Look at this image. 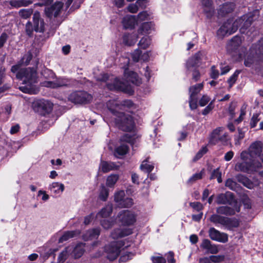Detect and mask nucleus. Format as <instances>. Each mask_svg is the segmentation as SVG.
I'll use <instances>...</instances> for the list:
<instances>
[{
    "label": "nucleus",
    "instance_id": "63",
    "mask_svg": "<svg viewBox=\"0 0 263 263\" xmlns=\"http://www.w3.org/2000/svg\"><path fill=\"white\" fill-rule=\"evenodd\" d=\"M166 259L168 263H175L176 259L174 258L175 254L173 251H169L165 254Z\"/></svg>",
    "mask_w": 263,
    "mask_h": 263
},
{
    "label": "nucleus",
    "instance_id": "50",
    "mask_svg": "<svg viewBox=\"0 0 263 263\" xmlns=\"http://www.w3.org/2000/svg\"><path fill=\"white\" fill-rule=\"evenodd\" d=\"M125 195L124 191L123 190H120L115 193L114 201L118 205L125 198Z\"/></svg>",
    "mask_w": 263,
    "mask_h": 263
},
{
    "label": "nucleus",
    "instance_id": "23",
    "mask_svg": "<svg viewBox=\"0 0 263 263\" xmlns=\"http://www.w3.org/2000/svg\"><path fill=\"white\" fill-rule=\"evenodd\" d=\"M136 22V18L133 15H127L122 20V23L125 29L134 28Z\"/></svg>",
    "mask_w": 263,
    "mask_h": 263
},
{
    "label": "nucleus",
    "instance_id": "26",
    "mask_svg": "<svg viewBox=\"0 0 263 263\" xmlns=\"http://www.w3.org/2000/svg\"><path fill=\"white\" fill-rule=\"evenodd\" d=\"M100 235V228H93L87 231L85 235L84 236V240L85 241L89 240H92L93 239H97Z\"/></svg>",
    "mask_w": 263,
    "mask_h": 263
},
{
    "label": "nucleus",
    "instance_id": "17",
    "mask_svg": "<svg viewBox=\"0 0 263 263\" xmlns=\"http://www.w3.org/2000/svg\"><path fill=\"white\" fill-rule=\"evenodd\" d=\"M201 53L198 51L188 59L186 64L188 70H191L192 68H198L199 64L201 60Z\"/></svg>",
    "mask_w": 263,
    "mask_h": 263
},
{
    "label": "nucleus",
    "instance_id": "49",
    "mask_svg": "<svg viewBox=\"0 0 263 263\" xmlns=\"http://www.w3.org/2000/svg\"><path fill=\"white\" fill-rule=\"evenodd\" d=\"M123 43L124 45L131 46L135 44V42L132 39V36L129 33H125L123 35Z\"/></svg>",
    "mask_w": 263,
    "mask_h": 263
},
{
    "label": "nucleus",
    "instance_id": "20",
    "mask_svg": "<svg viewBox=\"0 0 263 263\" xmlns=\"http://www.w3.org/2000/svg\"><path fill=\"white\" fill-rule=\"evenodd\" d=\"M200 248L203 250H206V252L211 254H217L218 252V248L215 244H212L211 241L208 239H203Z\"/></svg>",
    "mask_w": 263,
    "mask_h": 263
},
{
    "label": "nucleus",
    "instance_id": "58",
    "mask_svg": "<svg viewBox=\"0 0 263 263\" xmlns=\"http://www.w3.org/2000/svg\"><path fill=\"white\" fill-rule=\"evenodd\" d=\"M203 12L208 19H211L214 15V8L212 7L203 8Z\"/></svg>",
    "mask_w": 263,
    "mask_h": 263
},
{
    "label": "nucleus",
    "instance_id": "11",
    "mask_svg": "<svg viewBox=\"0 0 263 263\" xmlns=\"http://www.w3.org/2000/svg\"><path fill=\"white\" fill-rule=\"evenodd\" d=\"M34 109L43 116L49 114L52 110L53 104L45 100H40L34 104Z\"/></svg>",
    "mask_w": 263,
    "mask_h": 263
},
{
    "label": "nucleus",
    "instance_id": "9",
    "mask_svg": "<svg viewBox=\"0 0 263 263\" xmlns=\"http://www.w3.org/2000/svg\"><path fill=\"white\" fill-rule=\"evenodd\" d=\"M118 221L123 226H133L136 222V215L133 211L124 210L118 214Z\"/></svg>",
    "mask_w": 263,
    "mask_h": 263
},
{
    "label": "nucleus",
    "instance_id": "1",
    "mask_svg": "<svg viewBox=\"0 0 263 263\" xmlns=\"http://www.w3.org/2000/svg\"><path fill=\"white\" fill-rule=\"evenodd\" d=\"M263 144L260 141H256L251 144L248 151L240 153L241 162H237L235 166L236 171L250 174L257 171L262 167L261 163L256 159L262 154Z\"/></svg>",
    "mask_w": 263,
    "mask_h": 263
},
{
    "label": "nucleus",
    "instance_id": "32",
    "mask_svg": "<svg viewBox=\"0 0 263 263\" xmlns=\"http://www.w3.org/2000/svg\"><path fill=\"white\" fill-rule=\"evenodd\" d=\"M112 212V206L111 205L108 204L103 208L101 211L97 214L98 216L102 218H106L109 217Z\"/></svg>",
    "mask_w": 263,
    "mask_h": 263
},
{
    "label": "nucleus",
    "instance_id": "7",
    "mask_svg": "<svg viewBox=\"0 0 263 263\" xmlns=\"http://www.w3.org/2000/svg\"><path fill=\"white\" fill-rule=\"evenodd\" d=\"M106 87L111 91L122 92L129 96H133L135 92L130 85L123 82L118 78H116L112 83H106Z\"/></svg>",
    "mask_w": 263,
    "mask_h": 263
},
{
    "label": "nucleus",
    "instance_id": "64",
    "mask_svg": "<svg viewBox=\"0 0 263 263\" xmlns=\"http://www.w3.org/2000/svg\"><path fill=\"white\" fill-rule=\"evenodd\" d=\"M151 260L153 263H166V259L162 256H152Z\"/></svg>",
    "mask_w": 263,
    "mask_h": 263
},
{
    "label": "nucleus",
    "instance_id": "30",
    "mask_svg": "<svg viewBox=\"0 0 263 263\" xmlns=\"http://www.w3.org/2000/svg\"><path fill=\"white\" fill-rule=\"evenodd\" d=\"M227 21H230L231 22L230 31V34H232L235 33L238 29L241 28L243 19L242 18H238L234 22H232L233 21L231 19H229Z\"/></svg>",
    "mask_w": 263,
    "mask_h": 263
},
{
    "label": "nucleus",
    "instance_id": "47",
    "mask_svg": "<svg viewBox=\"0 0 263 263\" xmlns=\"http://www.w3.org/2000/svg\"><path fill=\"white\" fill-rule=\"evenodd\" d=\"M100 168L103 173H108L113 169L112 166L105 161H101Z\"/></svg>",
    "mask_w": 263,
    "mask_h": 263
},
{
    "label": "nucleus",
    "instance_id": "24",
    "mask_svg": "<svg viewBox=\"0 0 263 263\" xmlns=\"http://www.w3.org/2000/svg\"><path fill=\"white\" fill-rule=\"evenodd\" d=\"M241 44V40L240 36L235 35L230 41L228 47L230 50L232 51H236Z\"/></svg>",
    "mask_w": 263,
    "mask_h": 263
},
{
    "label": "nucleus",
    "instance_id": "56",
    "mask_svg": "<svg viewBox=\"0 0 263 263\" xmlns=\"http://www.w3.org/2000/svg\"><path fill=\"white\" fill-rule=\"evenodd\" d=\"M202 175L203 174L202 172L193 174L187 180V183L193 184L196 181L201 179L202 178Z\"/></svg>",
    "mask_w": 263,
    "mask_h": 263
},
{
    "label": "nucleus",
    "instance_id": "12",
    "mask_svg": "<svg viewBox=\"0 0 263 263\" xmlns=\"http://www.w3.org/2000/svg\"><path fill=\"white\" fill-rule=\"evenodd\" d=\"M50 87L53 88H58L62 87H71L78 83L76 80L68 79L65 78L57 79L54 82H49Z\"/></svg>",
    "mask_w": 263,
    "mask_h": 263
},
{
    "label": "nucleus",
    "instance_id": "44",
    "mask_svg": "<svg viewBox=\"0 0 263 263\" xmlns=\"http://www.w3.org/2000/svg\"><path fill=\"white\" fill-rule=\"evenodd\" d=\"M134 204V201L132 198H124L118 205L120 208H129Z\"/></svg>",
    "mask_w": 263,
    "mask_h": 263
},
{
    "label": "nucleus",
    "instance_id": "48",
    "mask_svg": "<svg viewBox=\"0 0 263 263\" xmlns=\"http://www.w3.org/2000/svg\"><path fill=\"white\" fill-rule=\"evenodd\" d=\"M151 44V40L148 36L143 37L138 43L139 46L144 49H146Z\"/></svg>",
    "mask_w": 263,
    "mask_h": 263
},
{
    "label": "nucleus",
    "instance_id": "16",
    "mask_svg": "<svg viewBox=\"0 0 263 263\" xmlns=\"http://www.w3.org/2000/svg\"><path fill=\"white\" fill-rule=\"evenodd\" d=\"M133 232V229L130 228H116L111 232L110 236L114 239H118L129 236Z\"/></svg>",
    "mask_w": 263,
    "mask_h": 263
},
{
    "label": "nucleus",
    "instance_id": "36",
    "mask_svg": "<svg viewBox=\"0 0 263 263\" xmlns=\"http://www.w3.org/2000/svg\"><path fill=\"white\" fill-rule=\"evenodd\" d=\"M220 214H212L210 217L211 222L217 224H220L223 226L226 217L220 215Z\"/></svg>",
    "mask_w": 263,
    "mask_h": 263
},
{
    "label": "nucleus",
    "instance_id": "35",
    "mask_svg": "<svg viewBox=\"0 0 263 263\" xmlns=\"http://www.w3.org/2000/svg\"><path fill=\"white\" fill-rule=\"evenodd\" d=\"M119 175L117 174H111L108 176L106 178V186L110 188L114 187L119 180Z\"/></svg>",
    "mask_w": 263,
    "mask_h": 263
},
{
    "label": "nucleus",
    "instance_id": "45",
    "mask_svg": "<svg viewBox=\"0 0 263 263\" xmlns=\"http://www.w3.org/2000/svg\"><path fill=\"white\" fill-rule=\"evenodd\" d=\"M208 152V148L206 146H204L201 147L200 149L197 153L195 157L193 158L192 161L196 162L199 159H200L204 155L207 153Z\"/></svg>",
    "mask_w": 263,
    "mask_h": 263
},
{
    "label": "nucleus",
    "instance_id": "43",
    "mask_svg": "<svg viewBox=\"0 0 263 263\" xmlns=\"http://www.w3.org/2000/svg\"><path fill=\"white\" fill-rule=\"evenodd\" d=\"M84 251L85 250L81 244H77L72 252L74 258L75 259L80 258L83 255Z\"/></svg>",
    "mask_w": 263,
    "mask_h": 263
},
{
    "label": "nucleus",
    "instance_id": "40",
    "mask_svg": "<svg viewBox=\"0 0 263 263\" xmlns=\"http://www.w3.org/2000/svg\"><path fill=\"white\" fill-rule=\"evenodd\" d=\"M120 140L121 142L127 143L131 145H133L136 142L135 135H130L128 134H124L121 137Z\"/></svg>",
    "mask_w": 263,
    "mask_h": 263
},
{
    "label": "nucleus",
    "instance_id": "46",
    "mask_svg": "<svg viewBox=\"0 0 263 263\" xmlns=\"http://www.w3.org/2000/svg\"><path fill=\"white\" fill-rule=\"evenodd\" d=\"M230 140V139L228 138V133H225L223 135L220 136L219 138H218V143L220 142L221 145L223 146H226L230 145L231 147L232 144Z\"/></svg>",
    "mask_w": 263,
    "mask_h": 263
},
{
    "label": "nucleus",
    "instance_id": "37",
    "mask_svg": "<svg viewBox=\"0 0 263 263\" xmlns=\"http://www.w3.org/2000/svg\"><path fill=\"white\" fill-rule=\"evenodd\" d=\"M118 104L119 105V108H117V110L121 109V106L128 109H135L137 107L136 104L132 100L129 99H125L122 101L120 104Z\"/></svg>",
    "mask_w": 263,
    "mask_h": 263
},
{
    "label": "nucleus",
    "instance_id": "5",
    "mask_svg": "<svg viewBox=\"0 0 263 263\" xmlns=\"http://www.w3.org/2000/svg\"><path fill=\"white\" fill-rule=\"evenodd\" d=\"M46 23L39 11L33 14L32 21H28L25 27L26 34L31 38L33 36V32L44 33L45 31Z\"/></svg>",
    "mask_w": 263,
    "mask_h": 263
},
{
    "label": "nucleus",
    "instance_id": "51",
    "mask_svg": "<svg viewBox=\"0 0 263 263\" xmlns=\"http://www.w3.org/2000/svg\"><path fill=\"white\" fill-rule=\"evenodd\" d=\"M259 113L253 114L250 122V126L251 128L255 127L257 123L261 120V118H259Z\"/></svg>",
    "mask_w": 263,
    "mask_h": 263
},
{
    "label": "nucleus",
    "instance_id": "10",
    "mask_svg": "<svg viewBox=\"0 0 263 263\" xmlns=\"http://www.w3.org/2000/svg\"><path fill=\"white\" fill-rule=\"evenodd\" d=\"M228 205L220 206L216 209V212L218 214L224 215L227 216H232L235 215L236 212L239 213L241 210V204L237 200L235 201L233 204Z\"/></svg>",
    "mask_w": 263,
    "mask_h": 263
},
{
    "label": "nucleus",
    "instance_id": "62",
    "mask_svg": "<svg viewBox=\"0 0 263 263\" xmlns=\"http://www.w3.org/2000/svg\"><path fill=\"white\" fill-rule=\"evenodd\" d=\"M192 79L195 82H197L199 80L201 74L199 71V70L198 69V68H195L192 71Z\"/></svg>",
    "mask_w": 263,
    "mask_h": 263
},
{
    "label": "nucleus",
    "instance_id": "39",
    "mask_svg": "<svg viewBox=\"0 0 263 263\" xmlns=\"http://www.w3.org/2000/svg\"><path fill=\"white\" fill-rule=\"evenodd\" d=\"M109 196V190L103 184H101L99 193V199L103 201H106Z\"/></svg>",
    "mask_w": 263,
    "mask_h": 263
},
{
    "label": "nucleus",
    "instance_id": "33",
    "mask_svg": "<svg viewBox=\"0 0 263 263\" xmlns=\"http://www.w3.org/2000/svg\"><path fill=\"white\" fill-rule=\"evenodd\" d=\"M149 158H147L142 162L140 165V168L143 172L149 174L154 168V165L153 164H147L148 162Z\"/></svg>",
    "mask_w": 263,
    "mask_h": 263
},
{
    "label": "nucleus",
    "instance_id": "4",
    "mask_svg": "<svg viewBox=\"0 0 263 263\" xmlns=\"http://www.w3.org/2000/svg\"><path fill=\"white\" fill-rule=\"evenodd\" d=\"M17 79L22 80L24 86H20V90L24 93L35 95L39 92L37 83L36 70L34 68L28 67L21 69L16 74Z\"/></svg>",
    "mask_w": 263,
    "mask_h": 263
},
{
    "label": "nucleus",
    "instance_id": "18",
    "mask_svg": "<svg viewBox=\"0 0 263 263\" xmlns=\"http://www.w3.org/2000/svg\"><path fill=\"white\" fill-rule=\"evenodd\" d=\"M235 8V5L233 3L226 2L220 5L218 10V14L221 17H224L232 13Z\"/></svg>",
    "mask_w": 263,
    "mask_h": 263
},
{
    "label": "nucleus",
    "instance_id": "60",
    "mask_svg": "<svg viewBox=\"0 0 263 263\" xmlns=\"http://www.w3.org/2000/svg\"><path fill=\"white\" fill-rule=\"evenodd\" d=\"M219 76V70L216 69V66L213 65L211 67L210 77L214 80L217 79Z\"/></svg>",
    "mask_w": 263,
    "mask_h": 263
},
{
    "label": "nucleus",
    "instance_id": "3",
    "mask_svg": "<svg viewBox=\"0 0 263 263\" xmlns=\"http://www.w3.org/2000/svg\"><path fill=\"white\" fill-rule=\"evenodd\" d=\"M244 65L255 70L263 68V37L257 43L253 44L244 57Z\"/></svg>",
    "mask_w": 263,
    "mask_h": 263
},
{
    "label": "nucleus",
    "instance_id": "41",
    "mask_svg": "<svg viewBox=\"0 0 263 263\" xmlns=\"http://www.w3.org/2000/svg\"><path fill=\"white\" fill-rule=\"evenodd\" d=\"M241 72V70L237 69L235 71L234 73L228 79L227 82L229 84V89L231 88L234 84L236 83L238 76Z\"/></svg>",
    "mask_w": 263,
    "mask_h": 263
},
{
    "label": "nucleus",
    "instance_id": "34",
    "mask_svg": "<svg viewBox=\"0 0 263 263\" xmlns=\"http://www.w3.org/2000/svg\"><path fill=\"white\" fill-rule=\"evenodd\" d=\"M77 234V231H67L64 233V234L59 239V243H63L69 239L70 238H73Z\"/></svg>",
    "mask_w": 263,
    "mask_h": 263
},
{
    "label": "nucleus",
    "instance_id": "8",
    "mask_svg": "<svg viewBox=\"0 0 263 263\" xmlns=\"http://www.w3.org/2000/svg\"><path fill=\"white\" fill-rule=\"evenodd\" d=\"M125 242L123 240H118L111 242L105 248L107 254V258L111 261L116 259L119 256L121 248L124 246Z\"/></svg>",
    "mask_w": 263,
    "mask_h": 263
},
{
    "label": "nucleus",
    "instance_id": "14",
    "mask_svg": "<svg viewBox=\"0 0 263 263\" xmlns=\"http://www.w3.org/2000/svg\"><path fill=\"white\" fill-rule=\"evenodd\" d=\"M209 236L212 240L218 242L226 243L228 241V235L227 234L221 233L213 227L210 228Z\"/></svg>",
    "mask_w": 263,
    "mask_h": 263
},
{
    "label": "nucleus",
    "instance_id": "19",
    "mask_svg": "<svg viewBox=\"0 0 263 263\" xmlns=\"http://www.w3.org/2000/svg\"><path fill=\"white\" fill-rule=\"evenodd\" d=\"M124 76L127 81L136 85L139 86L141 84L138 74L136 72L129 70L128 68L125 69Z\"/></svg>",
    "mask_w": 263,
    "mask_h": 263
},
{
    "label": "nucleus",
    "instance_id": "31",
    "mask_svg": "<svg viewBox=\"0 0 263 263\" xmlns=\"http://www.w3.org/2000/svg\"><path fill=\"white\" fill-rule=\"evenodd\" d=\"M49 188L52 193H53L55 194H58L63 192L65 186L63 183L55 182H53L50 185Z\"/></svg>",
    "mask_w": 263,
    "mask_h": 263
},
{
    "label": "nucleus",
    "instance_id": "22",
    "mask_svg": "<svg viewBox=\"0 0 263 263\" xmlns=\"http://www.w3.org/2000/svg\"><path fill=\"white\" fill-rule=\"evenodd\" d=\"M222 127H218L213 130L209 136V143L212 145H215L218 143L220 132L222 130Z\"/></svg>",
    "mask_w": 263,
    "mask_h": 263
},
{
    "label": "nucleus",
    "instance_id": "38",
    "mask_svg": "<svg viewBox=\"0 0 263 263\" xmlns=\"http://www.w3.org/2000/svg\"><path fill=\"white\" fill-rule=\"evenodd\" d=\"M203 87L202 83L197 84L195 85L192 86L189 88L190 92V96L191 97H196V96L201 90Z\"/></svg>",
    "mask_w": 263,
    "mask_h": 263
},
{
    "label": "nucleus",
    "instance_id": "54",
    "mask_svg": "<svg viewBox=\"0 0 263 263\" xmlns=\"http://www.w3.org/2000/svg\"><path fill=\"white\" fill-rule=\"evenodd\" d=\"M128 149V146L121 145L116 148L115 152L120 156H124L127 154Z\"/></svg>",
    "mask_w": 263,
    "mask_h": 263
},
{
    "label": "nucleus",
    "instance_id": "6",
    "mask_svg": "<svg viewBox=\"0 0 263 263\" xmlns=\"http://www.w3.org/2000/svg\"><path fill=\"white\" fill-rule=\"evenodd\" d=\"M68 99L74 104L85 105L91 103L93 96L84 90H74L69 94Z\"/></svg>",
    "mask_w": 263,
    "mask_h": 263
},
{
    "label": "nucleus",
    "instance_id": "21",
    "mask_svg": "<svg viewBox=\"0 0 263 263\" xmlns=\"http://www.w3.org/2000/svg\"><path fill=\"white\" fill-rule=\"evenodd\" d=\"M230 26L231 22L230 21L224 22L217 31L216 35L218 38L222 39L226 35H230Z\"/></svg>",
    "mask_w": 263,
    "mask_h": 263
},
{
    "label": "nucleus",
    "instance_id": "29",
    "mask_svg": "<svg viewBox=\"0 0 263 263\" xmlns=\"http://www.w3.org/2000/svg\"><path fill=\"white\" fill-rule=\"evenodd\" d=\"M154 26L155 24L153 22H144L141 25L138 32L141 34H149Z\"/></svg>",
    "mask_w": 263,
    "mask_h": 263
},
{
    "label": "nucleus",
    "instance_id": "28",
    "mask_svg": "<svg viewBox=\"0 0 263 263\" xmlns=\"http://www.w3.org/2000/svg\"><path fill=\"white\" fill-rule=\"evenodd\" d=\"M240 18H242L243 19V22H242L241 28H240V31L241 33H245V31L251 26L253 22V16L250 15L248 16L247 15H243Z\"/></svg>",
    "mask_w": 263,
    "mask_h": 263
},
{
    "label": "nucleus",
    "instance_id": "52",
    "mask_svg": "<svg viewBox=\"0 0 263 263\" xmlns=\"http://www.w3.org/2000/svg\"><path fill=\"white\" fill-rule=\"evenodd\" d=\"M114 221L110 219H103L100 221V224L106 230H108L114 225Z\"/></svg>",
    "mask_w": 263,
    "mask_h": 263
},
{
    "label": "nucleus",
    "instance_id": "13",
    "mask_svg": "<svg viewBox=\"0 0 263 263\" xmlns=\"http://www.w3.org/2000/svg\"><path fill=\"white\" fill-rule=\"evenodd\" d=\"M63 7V4L61 2H57L50 7L46 8L45 13L46 16L51 18L52 16L57 17L61 12Z\"/></svg>",
    "mask_w": 263,
    "mask_h": 263
},
{
    "label": "nucleus",
    "instance_id": "15",
    "mask_svg": "<svg viewBox=\"0 0 263 263\" xmlns=\"http://www.w3.org/2000/svg\"><path fill=\"white\" fill-rule=\"evenodd\" d=\"M237 200L233 193L227 192L225 194H219L217 195L216 202L218 204H233Z\"/></svg>",
    "mask_w": 263,
    "mask_h": 263
},
{
    "label": "nucleus",
    "instance_id": "57",
    "mask_svg": "<svg viewBox=\"0 0 263 263\" xmlns=\"http://www.w3.org/2000/svg\"><path fill=\"white\" fill-rule=\"evenodd\" d=\"M33 55L30 51H28L26 54H24L21 59L22 63H24L25 65H28L31 60L32 59Z\"/></svg>",
    "mask_w": 263,
    "mask_h": 263
},
{
    "label": "nucleus",
    "instance_id": "61",
    "mask_svg": "<svg viewBox=\"0 0 263 263\" xmlns=\"http://www.w3.org/2000/svg\"><path fill=\"white\" fill-rule=\"evenodd\" d=\"M142 51L140 49H136L132 54V58L134 62H138L140 60Z\"/></svg>",
    "mask_w": 263,
    "mask_h": 263
},
{
    "label": "nucleus",
    "instance_id": "27",
    "mask_svg": "<svg viewBox=\"0 0 263 263\" xmlns=\"http://www.w3.org/2000/svg\"><path fill=\"white\" fill-rule=\"evenodd\" d=\"M236 179L238 182L242 183L246 187L249 189L253 187V182L246 176L239 174L236 176Z\"/></svg>",
    "mask_w": 263,
    "mask_h": 263
},
{
    "label": "nucleus",
    "instance_id": "42",
    "mask_svg": "<svg viewBox=\"0 0 263 263\" xmlns=\"http://www.w3.org/2000/svg\"><path fill=\"white\" fill-rule=\"evenodd\" d=\"M34 13L33 9H22L18 12V14L23 19H28Z\"/></svg>",
    "mask_w": 263,
    "mask_h": 263
},
{
    "label": "nucleus",
    "instance_id": "55",
    "mask_svg": "<svg viewBox=\"0 0 263 263\" xmlns=\"http://www.w3.org/2000/svg\"><path fill=\"white\" fill-rule=\"evenodd\" d=\"M217 178L218 183H221L222 181L221 178V173L219 171V168H217L213 170L210 177L211 179Z\"/></svg>",
    "mask_w": 263,
    "mask_h": 263
},
{
    "label": "nucleus",
    "instance_id": "53",
    "mask_svg": "<svg viewBox=\"0 0 263 263\" xmlns=\"http://www.w3.org/2000/svg\"><path fill=\"white\" fill-rule=\"evenodd\" d=\"M189 204L193 209V212H202L203 206L200 202H192Z\"/></svg>",
    "mask_w": 263,
    "mask_h": 263
},
{
    "label": "nucleus",
    "instance_id": "25",
    "mask_svg": "<svg viewBox=\"0 0 263 263\" xmlns=\"http://www.w3.org/2000/svg\"><path fill=\"white\" fill-rule=\"evenodd\" d=\"M240 225V220L236 218H230L226 217L223 226L228 228L229 229L237 228Z\"/></svg>",
    "mask_w": 263,
    "mask_h": 263
},
{
    "label": "nucleus",
    "instance_id": "59",
    "mask_svg": "<svg viewBox=\"0 0 263 263\" xmlns=\"http://www.w3.org/2000/svg\"><path fill=\"white\" fill-rule=\"evenodd\" d=\"M189 105L191 110H195L197 108V99L196 97L189 98Z\"/></svg>",
    "mask_w": 263,
    "mask_h": 263
},
{
    "label": "nucleus",
    "instance_id": "2",
    "mask_svg": "<svg viewBox=\"0 0 263 263\" xmlns=\"http://www.w3.org/2000/svg\"><path fill=\"white\" fill-rule=\"evenodd\" d=\"M108 110L112 115L116 117L115 119V123L118 128L125 132H132L136 128V124L134 117L124 112L117 110L119 108L118 103L115 102H109L107 104Z\"/></svg>",
    "mask_w": 263,
    "mask_h": 263
}]
</instances>
